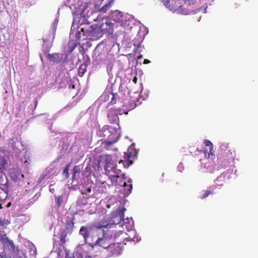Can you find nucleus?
I'll return each mask as SVG.
<instances>
[{
    "label": "nucleus",
    "mask_w": 258,
    "mask_h": 258,
    "mask_svg": "<svg viewBox=\"0 0 258 258\" xmlns=\"http://www.w3.org/2000/svg\"><path fill=\"white\" fill-rule=\"evenodd\" d=\"M81 32L83 33V35L86 36V38H83L86 39L87 38L91 40H96L101 37L102 34L100 31V29L97 26L91 25L82 27L81 28L80 31L78 32V38L80 37Z\"/></svg>",
    "instance_id": "nucleus-1"
},
{
    "label": "nucleus",
    "mask_w": 258,
    "mask_h": 258,
    "mask_svg": "<svg viewBox=\"0 0 258 258\" xmlns=\"http://www.w3.org/2000/svg\"><path fill=\"white\" fill-rule=\"evenodd\" d=\"M45 43V40H44V44L42 46V51L43 54L46 55L47 59L53 63H58L62 62L63 59V54L60 53H48L51 49V45H48Z\"/></svg>",
    "instance_id": "nucleus-2"
},
{
    "label": "nucleus",
    "mask_w": 258,
    "mask_h": 258,
    "mask_svg": "<svg viewBox=\"0 0 258 258\" xmlns=\"http://www.w3.org/2000/svg\"><path fill=\"white\" fill-rule=\"evenodd\" d=\"M84 238L86 243H90L94 241V238L98 236V231L91 226H82L79 231Z\"/></svg>",
    "instance_id": "nucleus-3"
},
{
    "label": "nucleus",
    "mask_w": 258,
    "mask_h": 258,
    "mask_svg": "<svg viewBox=\"0 0 258 258\" xmlns=\"http://www.w3.org/2000/svg\"><path fill=\"white\" fill-rule=\"evenodd\" d=\"M126 209L124 208L122 209H118L115 212L111 214L110 221L112 225H117L121 223L123 220L124 211Z\"/></svg>",
    "instance_id": "nucleus-4"
},
{
    "label": "nucleus",
    "mask_w": 258,
    "mask_h": 258,
    "mask_svg": "<svg viewBox=\"0 0 258 258\" xmlns=\"http://www.w3.org/2000/svg\"><path fill=\"white\" fill-rule=\"evenodd\" d=\"M122 114V110L120 108L110 109L108 114V118L110 123H117L119 120L118 115Z\"/></svg>",
    "instance_id": "nucleus-5"
},
{
    "label": "nucleus",
    "mask_w": 258,
    "mask_h": 258,
    "mask_svg": "<svg viewBox=\"0 0 258 258\" xmlns=\"http://www.w3.org/2000/svg\"><path fill=\"white\" fill-rule=\"evenodd\" d=\"M111 132L110 134L108 139L104 141V144L109 147L113 144L116 143L118 140L119 136L117 131L114 128H111Z\"/></svg>",
    "instance_id": "nucleus-6"
},
{
    "label": "nucleus",
    "mask_w": 258,
    "mask_h": 258,
    "mask_svg": "<svg viewBox=\"0 0 258 258\" xmlns=\"http://www.w3.org/2000/svg\"><path fill=\"white\" fill-rule=\"evenodd\" d=\"M101 160L105 163L104 169L106 172L111 171L113 168L114 162L109 155H103L101 157Z\"/></svg>",
    "instance_id": "nucleus-7"
},
{
    "label": "nucleus",
    "mask_w": 258,
    "mask_h": 258,
    "mask_svg": "<svg viewBox=\"0 0 258 258\" xmlns=\"http://www.w3.org/2000/svg\"><path fill=\"white\" fill-rule=\"evenodd\" d=\"M108 172L109 178L111 181V184L114 186H121L123 180L125 179L126 177L119 176L115 174H112L111 171Z\"/></svg>",
    "instance_id": "nucleus-8"
},
{
    "label": "nucleus",
    "mask_w": 258,
    "mask_h": 258,
    "mask_svg": "<svg viewBox=\"0 0 258 258\" xmlns=\"http://www.w3.org/2000/svg\"><path fill=\"white\" fill-rule=\"evenodd\" d=\"M108 250L110 252L112 256H117L121 254L122 252L121 244L119 243H110L109 247L108 248Z\"/></svg>",
    "instance_id": "nucleus-9"
},
{
    "label": "nucleus",
    "mask_w": 258,
    "mask_h": 258,
    "mask_svg": "<svg viewBox=\"0 0 258 258\" xmlns=\"http://www.w3.org/2000/svg\"><path fill=\"white\" fill-rule=\"evenodd\" d=\"M110 243V238L104 236L101 238H98L97 240L95 241L94 244L102 247L104 248L108 249Z\"/></svg>",
    "instance_id": "nucleus-10"
},
{
    "label": "nucleus",
    "mask_w": 258,
    "mask_h": 258,
    "mask_svg": "<svg viewBox=\"0 0 258 258\" xmlns=\"http://www.w3.org/2000/svg\"><path fill=\"white\" fill-rule=\"evenodd\" d=\"M176 12L177 13H179L182 15H189L192 13H197L196 10H193L192 9H188L187 6L185 4V6L180 5L178 7H176Z\"/></svg>",
    "instance_id": "nucleus-11"
},
{
    "label": "nucleus",
    "mask_w": 258,
    "mask_h": 258,
    "mask_svg": "<svg viewBox=\"0 0 258 258\" xmlns=\"http://www.w3.org/2000/svg\"><path fill=\"white\" fill-rule=\"evenodd\" d=\"M113 3V0H110L107 4L103 5L101 8L98 9L96 11V13H98V16H101L103 14L106 13L110 9Z\"/></svg>",
    "instance_id": "nucleus-12"
},
{
    "label": "nucleus",
    "mask_w": 258,
    "mask_h": 258,
    "mask_svg": "<svg viewBox=\"0 0 258 258\" xmlns=\"http://www.w3.org/2000/svg\"><path fill=\"white\" fill-rule=\"evenodd\" d=\"M110 16L113 21L117 23H119L122 21L123 13L118 10L112 11Z\"/></svg>",
    "instance_id": "nucleus-13"
},
{
    "label": "nucleus",
    "mask_w": 258,
    "mask_h": 258,
    "mask_svg": "<svg viewBox=\"0 0 258 258\" xmlns=\"http://www.w3.org/2000/svg\"><path fill=\"white\" fill-rule=\"evenodd\" d=\"M100 31L102 33H109L112 29V24L110 22L102 23L98 27Z\"/></svg>",
    "instance_id": "nucleus-14"
},
{
    "label": "nucleus",
    "mask_w": 258,
    "mask_h": 258,
    "mask_svg": "<svg viewBox=\"0 0 258 258\" xmlns=\"http://www.w3.org/2000/svg\"><path fill=\"white\" fill-rule=\"evenodd\" d=\"M204 144L206 147L208 148V149H206V150L204 149L203 152L205 153L206 156L207 155V153L208 154V158H209L210 155L212 156L213 155V144L211 141L207 140H205Z\"/></svg>",
    "instance_id": "nucleus-15"
},
{
    "label": "nucleus",
    "mask_w": 258,
    "mask_h": 258,
    "mask_svg": "<svg viewBox=\"0 0 258 258\" xmlns=\"http://www.w3.org/2000/svg\"><path fill=\"white\" fill-rule=\"evenodd\" d=\"M111 127L108 126H104L101 130L99 131V135L102 137H107L108 139L110 134L111 132L110 131Z\"/></svg>",
    "instance_id": "nucleus-16"
},
{
    "label": "nucleus",
    "mask_w": 258,
    "mask_h": 258,
    "mask_svg": "<svg viewBox=\"0 0 258 258\" xmlns=\"http://www.w3.org/2000/svg\"><path fill=\"white\" fill-rule=\"evenodd\" d=\"M74 218H72L70 219H68L66 223L65 229L64 230L67 231L71 234L74 228Z\"/></svg>",
    "instance_id": "nucleus-17"
},
{
    "label": "nucleus",
    "mask_w": 258,
    "mask_h": 258,
    "mask_svg": "<svg viewBox=\"0 0 258 258\" xmlns=\"http://www.w3.org/2000/svg\"><path fill=\"white\" fill-rule=\"evenodd\" d=\"M161 2L163 3L164 5L169 9L170 11L175 12L176 10V7L174 6L176 4L175 2H172L170 4L169 0H160Z\"/></svg>",
    "instance_id": "nucleus-18"
},
{
    "label": "nucleus",
    "mask_w": 258,
    "mask_h": 258,
    "mask_svg": "<svg viewBox=\"0 0 258 258\" xmlns=\"http://www.w3.org/2000/svg\"><path fill=\"white\" fill-rule=\"evenodd\" d=\"M105 96H107L108 97L110 96L111 97V101L108 103V106L115 104L116 103V100L118 98V96L117 93H113L112 92H110L108 94L106 93L104 94V96L105 97Z\"/></svg>",
    "instance_id": "nucleus-19"
},
{
    "label": "nucleus",
    "mask_w": 258,
    "mask_h": 258,
    "mask_svg": "<svg viewBox=\"0 0 258 258\" xmlns=\"http://www.w3.org/2000/svg\"><path fill=\"white\" fill-rule=\"evenodd\" d=\"M110 225H112L111 221L110 220H109V221L105 220H102L98 224L97 228L98 229H101L104 227L106 228Z\"/></svg>",
    "instance_id": "nucleus-20"
},
{
    "label": "nucleus",
    "mask_w": 258,
    "mask_h": 258,
    "mask_svg": "<svg viewBox=\"0 0 258 258\" xmlns=\"http://www.w3.org/2000/svg\"><path fill=\"white\" fill-rule=\"evenodd\" d=\"M132 155V153L131 152L127 153L126 155V158L127 159V165H125L124 164V163H125V161H123L122 160H120L119 161V164L122 163L123 165V167L125 168H127L131 164H132L133 162L132 161L129 160V158Z\"/></svg>",
    "instance_id": "nucleus-21"
},
{
    "label": "nucleus",
    "mask_w": 258,
    "mask_h": 258,
    "mask_svg": "<svg viewBox=\"0 0 258 258\" xmlns=\"http://www.w3.org/2000/svg\"><path fill=\"white\" fill-rule=\"evenodd\" d=\"M112 173L119 176L125 177V175L121 172L120 169H118L116 166H114L113 168L111 170Z\"/></svg>",
    "instance_id": "nucleus-22"
},
{
    "label": "nucleus",
    "mask_w": 258,
    "mask_h": 258,
    "mask_svg": "<svg viewBox=\"0 0 258 258\" xmlns=\"http://www.w3.org/2000/svg\"><path fill=\"white\" fill-rule=\"evenodd\" d=\"M68 233H70L67 231L63 230L61 233L60 236V241L62 243H65L66 242V238L67 236V235Z\"/></svg>",
    "instance_id": "nucleus-23"
},
{
    "label": "nucleus",
    "mask_w": 258,
    "mask_h": 258,
    "mask_svg": "<svg viewBox=\"0 0 258 258\" xmlns=\"http://www.w3.org/2000/svg\"><path fill=\"white\" fill-rule=\"evenodd\" d=\"M215 191L213 190H207L204 194L201 197V199H204L208 197L210 195H213Z\"/></svg>",
    "instance_id": "nucleus-24"
},
{
    "label": "nucleus",
    "mask_w": 258,
    "mask_h": 258,
    "mask_svg": "<svg viewBox=\"0 0 258 258\" xmlns=\"http://www.w3.org/2000/svg\"><path fill=\"white\" fill-rule=\"evenodd\" d=\"M80 173V167L79 166H75L73 169V179H74L77 173Z\"/></svg>",
    "instance_id": "nucleus-25"
},
{
    "label": "nucleus",
    "mask_w": 258,
    "mask_h": 258,
    "mask_svg": "<svg viewBox=\"0 0 258 258\" xmlns=\"http://www.w3.org/2000/svg\"><path fill=\"white\" fill-rule=\"evenodd\" d=\"M55 197L57 206H58V207H59L61 205L62 203L63 202L62 196H55Z\"/></svg>",
    "instance_id": "nucleus-26"
},
{
    "label": "nucleus",
    "mask_w": 258,
    "mask_h": 258,
    "mask_svg": "<svg viewBox=\"0 0 258 258\" xmlns=\"http://www.w3.org/2000/svg\"><path fill=\"white\" fill-rule=\"evenodd\" d=\"M10 223V221L6 219H0V226H6Z\"/></svg>",
    "instance_id": "nucleus-27"
},
{
    "label": "nucleus",
    "mask_w": 258,
    "mask_h": 258,
    "mask_svg": "<svg viewBox=\"0 0 258 258\" xmlns=\"http://www.w3.org/2000/svg\"><path fill=\"white\" fill-rule=\"evenodd\" d=\"M196 2V0H184L185 4L187 6L194 5Z\"/></svg>",
    "instance_id": "nucleus-28"
},
{
    "label": "nucleus",
    "mask_w": 258,
    "mask_h": 258,
    "mask_svg": "<svg viewBox=\"0 0 258 258\" xmlns=\"http://www.w3.org/2000/svg\"><path fill=\"white\" fill-rule=\"evenodd\" d=\"M7 242L9 245L11 247L12 249H15V245L13 242V241L9 239L8 238H7Z\"/></svg>",
    "instance_id": "nucleus-29"
},
{
    "label": "nucleus",
    "mask_w": 258,
    "mask_h": 258,
    "mask_svg": "<svg viewBox=\"0 0 258 258\" xmlns=\"http://www.w3.org/2000/svg\"><path fill=\"white\" fill-rule=\"evenodd\" d=\"M71 165V163H70L69 164H68L67 166L65 167L64 170H63V173H65L67 176H68L69 175V167Z\"/></svg>",
    "instance_id": "nucleus-30"
},
{
    "label": "nucleus",
    "mask_w": 258,
    "mask_h": 258,
    "mask_svg": "<svg viewBox=\"0 0 258 258\" xmlns=\"http://www.w3.org/2000/svg\"><path fill=\"white\" fill-rule=\"evenodd\" d=\"M14 141H13V139H11V141H10V143L12 145V148L14 150H15V148H16V146H14Z\"/></svg>",
    "instance_id": "nucleus-31"
},
{
    "label": "nucleus",
    "mask_w": 258,
    "mask_h": 258,
    "mask_svg": "<svg viewBox=\"0 0 258 258\" xmlns=\"http://www.w3.org/2000/svg\"><path fill=\"white\" fill-rule=\"evenodd\" d=\"M91 188H90V187H88V188H87V189H86V192L84 191V192H83L82 193H83V194H87V193H89V192H91Z\"/></svg>",
    "instance_id": "nucleus-32"
},
{
    "label": "nucleus",
    "mask_w": 258,
    "mask_h": 258,
    "mask_svg": "<svg viewBox=\"0 0 258 258\" xmlns=\"http://www.w3.org/2000/svg\"><path fill=\"white\" fill-rule=\"evenodd\" d=\"M150 61L147 59H145L144 60V64H148L149 63H150Z\"/></svg>",
    "instance_id": "nucleus-33"
},
{
    "label": "nucleus",
    "mask_w": 258,
    "mask_h": 258,
    "mask_svg": "<svg viewBox=\"0 0 258 258\" xmlns=\"http://www.w3.org/2000/svg\"><path fill=\"white\" fill-rule=\"evenodd\" d=\"M138 81V78L137 77H134L133 80V81L134 82L135 84H136Z\"/></svg>",
    "instance_id": "nucleus-34"
},
{
    "label": "nucleus",
    "mask_w": 258,
    "mask_h": 258,
    "mask_svg": "<svg viewBox=\"0 0 258 258\" xmlns=\"http://www.w3.org/2000/svg\"><path fill=\"white\" fill-rule=\"evenodd\" d=\"M85 258H93V256L91 255H87L85 256Z\"/></svg>",
    "instance_id": "nucleus-35"
},
{
    "label": "nucleus",
    "mask_w": 258,
    "mask_h": 258,
    "mask_svg": "<svg viewBox=\"0 0 258 258\" xmlns=\"http://www.w3.org/2000/svg\"><path fill=\"white\" fill-rule=\"evenodd\" d=\"M129 187H130V189H128V190L131 191L132 189V185L130 184Z\"/></svg>",
    "instance_id": "nucleus-36"
},
{
    "label": "nucleus",
    "mask_w": 258,
    "mask_h": 258,
    "mask_svg": "<svg viewBox=\"0 0 258 258\" xmlns=\"http://www.w3.org/2000/svg\"><path fill=\"white\" fill-rule=\"evenodd\" d=\"M135 106V104L132 105V106L130 107V109H133L134 108Z\"/></svg>",
    "instance_id": "nucleus-37"
},
{
    "label": "nucleus",
    "mask_w": 258,
    "mask_h": 258,
    "mask_svg": "<svg viewBox=\"0 0 258 258\" xmlns=\"http://www.w3.org/2000/svg\"><path fill=\"white\" fill-rule=\"evenodd\" d=\"M24 163L25 164V165L27 166V164H29V162L27 161H25L24 162Z\"/></svg>",
    "instance_id": "nucleus-38"
},
{
    "label": "nucleus",
    "mask_w": 258,
    "mask_h": 258,
    "mask_svg": "<svg viewBox=\"0 0 258 258\" xmlns=\"http://www.w3.org/2000/svg\"><path fill=\"white\" fill-rule=\"evenodd\" d=\"M142 57H143L142 55H141L139 56H138V59H141V58H142Z\"/></svg>",
    "instance_id": "nucleus-39"
},
{
    "label": "nucleus",
    "mask_w": 258,
    "mask_h": 258,
    "mask_svg": "<svg viewBox=\"0 0 258 258\" xmlns=\"http://www.w3.org/2000/svg\"><path fill=\"white\" fill-rule=\"evenodd\" d=\"M207 6L206 7V8H205L204 9V13H206V10H207Z\"/></svg>",
    "instance_id": "nucleus-40"
},
{
    "label": "nucleus",
    "mask_w": 258,
    "mask_h": 258,
    "mask_svg": "<svg viewBox=\"0 0 258 258\" xmlns=\"http://www.w3.org/2000/svg\"><path fill=\"white\" fill-rule=\"evenodd\" d=\"M123 185L124 186H125L126 185V182H123Z\"/></svg>",
    "instance_id": "nucleus-41"
},
{
    "label": "nucleus",
    "mask_w": 258,
    "mask_h": 258,
    "mask_svg": "<svg viewBox=\"0 0 258 258\" xmlns=\"http://www.w3.org/2000/svg\"><path fill=\"white\" fill-rule=\"evenodd\" d=\"M110 207V205H107V208H109Z\"/></svg>",
    "instance_id": "nucleus-42"
},
{
    "label": "nucleus",
    "mask_w": 258,
    "mask_h": 258,
    "mask_svg": "<svg viewBox=\"0 0 258 258\" xmlns=\"http://www.w3.org/2000/svg\"><path fill=\"white\" fill-rule=\"evenodd\" d=\"M201 9V8L200 9H198V11H200Z\"/></svg>",
    "instance_id": "nucleus-43"
},
{
    "label": "nucleus",
    "mask_w": 258,
    "mask_h": 258,
    "mask_svg": "<svg viewBox=\"0 0 258 258\" xmlns=\"http://www.w3.org/2000/svg\"><path fill=\"white\" fill-rule=\"evenodd\" d=\"M40 57L41 58V59L42 60V57H41V55L40 56Z\"/></svg>",
    "instance_id": "nucleus-44"
},
{
    "label": "nucleus",
    "mask_w": 258,
    "mask_h": 258,
    "mask_svg": "<svg viewBox=\"0 0 258 258\" xmlns=\"http://www.w3.org/2000/svg\"><path fill=\"white\" fill-rule=\"evenodd\" d=\"M2 207H1V204H0V208H2Z\"/></svg>",
    "instance_id": "nucleus-45"
}]
</instances>
